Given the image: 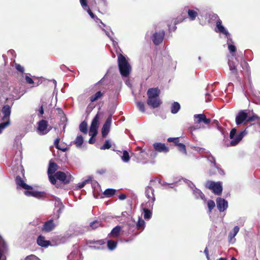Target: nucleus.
<instances>
[{
    "label": "nucleus",
    "mask_w": 260,
    "mask_h": 260,
    "mask_svg": "<svg viewBox=\"0 0 260 260\" xmlns=\"http://www.w3.org/2000/svg\"><path fill=\"white\" fill-rule=\"evenodd\" d=\"M17 189H23L25 190L24 193L27 197H33L40 199L44 196L45 193L42 191L34 190L32 187L27 184L19 176H17L15 179Z\"/></svg>",
    "instance_id": "f257e3e1"
},
{
    "label": "nucleus",
    "mask_w": 260,
    "mask_h": 260,
    "mask_svg": "<svg viewBox=\"0 0 260 260\" xmlns=\"http://www.w3.org/2000/svg\"><path fill=\"white\" fill-rule=\"evenodd\" d=\"M216 32L225 35V37L226 38L227 45L230 52L231 53H235L236 50V48L235 46L233 45L234 42L232 40L231 35L224 26L222 25V21L219 19L216 21Z\"/></svg>",
    "instance_id": "f03ea898"
},
{
    "label": "nucleus",
    "mask_w": 260,
    "mask_h": 260,
    "mask_svg": "<svg viewBox=\"0 0 260 260\" xmlns=\"http://www.w3.org/2000/svg\"><path fill=\"white\" fill-rule=\"evenodd\" d=\"M118 65L121 76L124 77H128L131 72L132 68L125 57L121 54L118 55Z\"/></svg>",
    "instance_id": "7ed1b4c3"
},
{
    "label": "nucleus",
    "mask_w": 260,
    "mask_h": 260,
    "mask_svg": "<svg viewBox=\"0 0 260 260\" xmlns=\"http://www.w3.org/2000/svg\"><path fill=\"white\" fill-rule=\"evenodd\" d=\"M247 131L245 129L241 131L239 133L237 134V129L236 128H233L230 132V138L231 141L228 146H236L243 138V137L247 134Z\"/></svg>",
    "instance_id": "20e7f679"
},
{
    "label": "nucleus",
    "mask_w": 260,
    "mask_h": 260,
    "mask_svg": "<svg viewBox=\"0 0 260 260\" xmlns=\"http://www.w3.org/2000/svg\"><path fill=\"white\" fill-rule=\"evenodd\" d=\"M99 121V116L98 114H97L92 119L90 125L89 132V135L91 137L88 141L89 144H93L95 141V140L94 138V137H95L98 134Z\"/></svg>",
    "instance_id": "39448f33"
},
{
    "label": "nucleus",
    "mask_w": 260,
    "mask_h": 260,
    "mask_svg": "<svg viewBox=\"0 0 260 260\" xmlns=\"http://www.w3.org/2000/svg\"><path fill=\"white\" fill-rule=\"evenodd\" d=\"M207 160L210 162L211 164V169L209 171V174L213 175L216 174L217 172L220 175H224L223 170L220 168V166L217 165L215 161V157L210 154L208 156H206Z\"/></svg>",
    "instance_id": "423d86ee"
},
{
    "label": "nucleus",
    "mask_w": 260,
    "mask_h": 260,
    "mask_svg": "<svg viewBox=\"0 0 260 260\" xmlns=\"http://www.w3.org/2000/svg\"><path fill=\"white\" fill-rule=\"evenodd\" d=\"M182 180L183 181V182L186 183L188 185V186L192 190V193L196 199H201L204 202H205L206 200L205 195L200 189L197 188L195 187V185L192 182L186 179H182Z\"/></svg>",
    "instance_id": "0eeeda50"
},
{
    "label": "nucleus",
    "mask_w": 260,
    "mask_h": 260,
    "mask_svg": "<svg viewBox=\"0 0 260 260\" xmlns=\"http://www.w3.org/2000/svg\"><path fill=\"white\" fill-rule=\"evenodd\" d=\"M206 188L212 190L217 195H220L222 193V186L220 182H215L212 181H208L205 184Z\"/></svg>",
    "instance_id": "6e6552de"
},
{
    "label": "nucleus",
    "mask_w": 260,
    "mask_h": 260,
    "mask_svg": "<svg viewBox=\"0 0 260 260\" xmlns=\"http://www.w3.org/2000/svg\"><path fill=\"white\" fill-rule=\"evenodd\" d=\"M51 127L49 125L48 122L46 120H41L38 122L37 132L40 135H45L48 134Z\"/></svg>",
    "instance_id": "1a4fd4ad"
},
{
    "label": "nucleus",
    "mask_w": 260,
    "mask_h": 260,
    "mask_svg": "<svg viewBox=\"0 0 260 260\" xmlns=\"http://www.w3.org/2000/svg\"><path fill=\"white\" fill-rule=\"evenodd\" d=\"M64 208V206L63 205L61 201L57 199L55 201V212L51 216L55 220H57L60 216Z\"/></svg>",
    "instance_id": "9d476101"
},
{
    "label": "nucleus",
    "mask_w": 260,
    "mask_h": 260,
    "mask_svg": "<svg viewBox=\"0 0 260 260\" xmlns=\"http://www.w3.org/2000/svg\"><path fill=\"white\" fill-rule=\"evenodd\" d=\"M8 88V82L7 75L3 71L0 70V93L6 91Z\"/></svg>",
    "instance_id": "9b49d317"
},
{
    "label": "nucleus",
    "mask_w": 260,
    "mask_h": 260,
    "mask_svg": "<svg viewBox=\"0 0 260 260\" xmlns=\"http://www.w3.org/2000/svg\"><path fill=\"white\" fill-rule=\"evenodd\" d=\"M112 123V114L106 119L102 128V134L103 137H106L109 133L111 124Z\"/></svg>",
    "instance_id": "f8f14e48"
},
{
    "label": "nucleus",
    "mask_w": 260,
    "mask_h": 260,
    "mask_svg": "<svg viewBox=\"0 0 260 260\" xmlns=\"http://www.w3.org/2000/svg\"><path fill=\"white\" fill-rule=\"evenodd\" d=\"M217 208L220 212H223L228 208V202L225 199L218 197L216 200Z\"/></svg>",
    "instance_id": "ddd939ff"
},
{
    "label": "nucleus",
    "mask_w": 260,
    "mask_h": 260,
    "mask_svg": "<svg viewBox=\"0 0 260 260\" xmlns=\"http://www.w3.org/2000/svg\"><path fill=\"white\" fill-rule=\"evenodd\" d=\"M153 182L152 180L150 181V184L148 185L145 188V195L148 199H149L151 200V202L150 204H151L153 205V203L155 200V198L154 197V189L151 186V183Z\"/></svg>",
    "instance_id": "4468645a"
},
{
    "label": "nucleus",
    "mask_w": 260,
    "mask_h": 260,
    "mask_svg": "<svg viewBox=\"0 0 260 260\" xmlns=\"http://www.w3.org/2000/svg\"><path fill=\"white\" fill-rule=\"evenodd\" d=\"M55 220L51 216V218L45 222L42 228V230L45 232H49L53 230L56 226L55 223L54 222Z\"/></svg>",
    "instance_id": "2eb2a0df"
},
{
    "label": "nucleus",
    "mask_w": 260,
    "mask_h": 260,
    "mask_svg": "<svg viewBox=\"0 0 260 260\" xmlns=\"http://www.w3.org/2000/svg\"><path fill=\"white\" fill-rule=\"evenodd\" d=\"M165 36V31H160L154 33L152 37V41L155 45H158L163 41Z\"/></svg>",
    "instance_id": "dca6fc26"
},
{
    "label": "nucleus",
    "mask_w": 260,
    "mask_h": 260,
    "mask_svg": "<svg viewBox=\"0 0 260 260\" xmlns=\"http://www.w3.org/2000/svg\"><path fill=\"white\" fill-rule=\"evenodd\" d=\"M247 113L243 110L240 111L236 117V123L237 125H240L242 123L247 122Z\"/></svg>",
    "instance_id": "f3484780"
},
{
    "label": "nucleus",
    "mask_w": 260,
    "mask_h": 260,
    "mask_svg": "<svg viewBox=\"0 0 260 260\" xmlns=\"http://www.w3.org/2000/svg\"><path fill=\"white\" fill-rule=\"evenodd\" d=\"M196 123L203 122L205 124H208L211 122V119L207 118L204 114H195L193 116Z\"/></svg>",
    "instance_id": "a211bd4d"
},
{
    "label": "nucleus",
    "mask_w": 260,
    "mask_h": 260,
    "mask_svg": "<svg viewBox=\"0 0 260 260\" xmlns=\"http://www.w3.org/2000/svg\"><path fill=\"white\" fill-rule=\"evenodd\" d=\"M55 176L58 180L63 182L64 183L67 184L70 182V175L68 177L66 173L63 172L58 171L55 173Z\"/></svg>",
    "instance_id": "6ab92c4d"
},
{
    "label": "nucleus",
    "mask_w": 260,
    "mask_h": 260,
    "mask_svg": "<svg viewBox=\"0 0 260 260\" xmlns=\"http://www.w3.org/2000/svg\"><path fill=\"white\" fill-rule=\"evenodd\" d=\"M233 57L229 59L228 65L229 67L230 70L231 71V73L236 75L238 74L236 67L238 63V61L237 60L236 58H235V61L233 60Z\"/></svg>",
    "instance_id": "aec40b11"
},
{
    "label": "nucleus",
    "mask_w": 260,
    "mask_h": 260,
    "mask_svg": "<svg viewBox=\"0 0 260 260\" xmlns=\"http://www.w3.org/2000/svg\"><path fill=\"white\" fill-rule=\"evenodd\" d=\"M147 103L148 106L152 108L158 107L161 103L159 98H148Z\"/></svg>",
    "instance_id": "412c9836"
},
{
    "label": "nucleus",
    "mask_w": 260,
    "mask_h": 260,
    "mask_svg": "<svg viewBox=\"0 0 260 260\" xmlns=\"http://www.w3.org/2000/svg\"><path fill=\"white\" fill-rule=\"evenodd\" d=\"M11 107L10 106L6 105L3 106L2 109V113L3 115L2 117V119L3 120H10V116L11 114Z\"/></svg>",
    "instance_id": "4be33fe9"
},
{
    "label": "nucleus",
    "mask_w": 260,
    "mask_h": 260,
    "mask_svg": "<svg viewBox=\"0 0 260 260\" xmlns=\"http://www.w3.org/2000/svg\"><path fill=\"white\" fill-rule=\"evenodd\" d=\"M199 11V9L197 7L188 9L187 12L189 19L191 21L194 20L198 16Z\"/></svg>",
    "instance_id": "5701e85b"
},
{
    "label": "nucleus",
    "mask_w": 260,
    "mask_h": 260,
    "mask_svg": "<svg viewBox=\"0 0 260 260\" xmlns=\"http://www.w3.org/2000/svg\"><path fill=\"white\" fill-rule=\"evenodd\" d=\"M139 161L146 158V152L140 147H137L136 152L134 154Z\"/></svg>",
    "instance_id": "b1692460"
},
{
    "label": "nucleus",
    "mask_w": 260,
    "mask_h": 260,
    "mask_svg": "<svg viewBox=\"0 0 260 260\" xmlns=\"http://www.w3.org/2000/svg\"><path fill=\"white\" fill-rule=\"evenodd\" d=\"M153 147L155 151L167 153L169 151V148L164 143H155Z\"/></svg>",
    "instance_id": "393cba45"
},
{
    "label": "nucleus",
    "mask_w": 260,
    "mask_h": 260,
    "mask_svg": "<svg viewBox=\"0 0 260 260\" xmlns=\"http://www.w3.org/2000/svg\"><path fill=\"white\" fill-rule=\"evenodd\" d=\"M160 90L158 88H149L147 91L148 98H159Z\"/></svg>",
    "instance_id": "a878e982"
},
{
    "label": "nucleus",
    "mask_w": 260,
    "mask_h": 260,
    "mask_svg": "<svg viewBox=\"0 0 260 260\" xmlns=\"http://www.w3.org/2000/svg\"><path fill=\"white\" fill-rule=\"evenodd\" d=\"M121 230L122 228L120 225L116 226L112 230L111 232L109 234L108 237L113 238H116L118 237L120 235V233Z\"/></svg>",
    "instance_id": "bb28decb"
},
{
    "label": "nucleus",
    "mask_w": 260,
    "mask_h": 260,
    "mask_svg": "<svg viewBox=\"0 0 260 260\" xmlns=\"http://www.w3.org/2000/svg\"><path fill=\"white\" fill-rule=\"evenodd\" d=\"M37 243L39 246L46 247L50 244L49 241L45 240L43 236H39L37 239Z\"/></svg>",
    "instance_id": "cd10ccee"
},
{
    "label": "nucleus",
    "mask_w": 260,
    "mask_h": 260,
    "mask_svg": "<svg viewBox=\"0 0 260 260\" xmlns=\"http://www.w3.org/2000/svg\"><path fill=\"white\" fill-rule=\"evenodd\" d=\"M239 227L236 225L234 228L233 231L230 232L229 234V239L230 242H232L233 240L234 241H235V239H234V238L239 232Z\"/></svg>",
    "instance_id": "c85d7f7f"
},
{
    "label": "nucleus",
    "mask_w": 260,
    "mask_h": 260,
    "mask_svg": "<svg viewBox=\"0 0 260 260\" xmlns=\"http://www.w3.org/2000/svg\"><path fill=\"white\" fill-rule=\"evenodd\" d=\"M57 170V165L55 162H50L48 169V174H53Z\"/></svg>",
    "instance_id": "c756f323"
},
{
    "label": "nucleus",
    "mask_w": 260,
    "mask_h": 260,
    "mask_svg": "<svg viewBox=\"0 0 260 260\" xmlns=\"http://www.w3.org/2000/svg\"><path fill=\"white\" fill-rule=\"evenodd\" d=\"M171 113L176 114L180 109V105L178 102H174L171 106Z\"/></svg>",
    "instance_id": "7c9ffc66"
},
{
    "label": "nucleus",
    "mask_w": 260,
    "mask_h": 260,
    "mask_svg": "<svg viewBox=\"0 0 260 260\" xmlns=\"http://www.w3.org/2000/svg\"><path fill=\"white\" fill-rule=\"evenodd\" d=\"M207 205L208 207L207 212L210 214L212 210L215 207V203L213 200H209L207 201Z\"/></svg>",
    "instance_id": "2f4dec72"
},
{
    "label": "nucleus",
    "mask_w": 260,
    "mask_h": 260,
    "mask_svg": "<svg viewBox=\"0 0 260 260\" xmlns=\"http://www.w3.org/2000/svg\"><path fill=\"white\" fill-rule=\"evenodd\" d=\"M74 144L78 148H80L83 143V138L81 135L78 136L74 141Z\"/></svg>",
    "instance_id": "473e14b6"
},
{
    "label": "nucleus",
    "mask_w": 260,
    "mask_h": 260,
    "mask_svg": "<svg viewBox=\"0 0 260 260\" xmlns=\"http://www.w3.org/2000/svg\"><path fill=\"white\" fill-rule=\"evenodd\" d=\"M10 120H4L3 122L0 123V134L3 132V131L8 127L10 125Z\"/></svg>",
    "instance_id": "72a5a7b5"
},
{
    "label": "nucleus",
    "mask_w": 260,
    "mask_h": 260,
    "mask_svg": "<svg viewBox=\"0 0 260 260\" xmlns=\"http://www.w3.org/2000/svg\"><path fill=\"white\" fill-rule=\"evenodd\" d=\"M103 95V93L101 91H98L95 94L90 97V101L91 102H94L101 98Z\"/></svg>",
    "instance_id": "f704fd0d"
},
{
    "label": "nucleus",
    "mask_w": 260,
    "mask_h": 260,
    "mask_svg": "<svg viewBox=\"0 0 260 260\" xmlns=\"http://www.w3.org/2000/svg\"><path fill=\"white\" fill-rule=\"evenodd\" d=\"M101 225V221L94 220L91 222L88 228V230H94Z\"/></svg>",
    "instance_id": "c9c22d12"
},
{
    "label": "nucleus",
    "mask_w": 260,
    "mask_h": 260,
    "mask_svg": "<svg viewBox=\"0 0 260 260\" xmlns=\"http://www.w3.org/2000/svg\"><path fill=\"white\" fill-rule=\"evenodd\" d=\"M117 244L116 242L109 240L107 241V247L110 250H113L116 248Z\"/></svg>",
    "instance_id": "e433bc0d"
},
{
    "label": "nucleus",
    "mask_w": 260,
    "mask_h": 260,
    "mask_svg": "<svg viewBox=\"0 0 260 260\" xmlns=\"http://www.w3.org/2000/svg\"><path fill=\"white\" fill-rule=\"evenodd\" d=\"M116 192V190L112 188H108L106 189L104 194L107 197H111L113 196Z\"/></svg>",
    "instance_id": "4c0bfd02"
},
{
    "label": "nucleus",
    "mask_w": 260,
    "mask_h": 260,
    "mask_svg": "<svg viewBox=\"0 0 260 260\" xmlns=\"http://www.w3.org/2000/svg\"><path fill=\"white\" fill-rule=\"evenodd\" d=\"M87 124L86 122H82L79 125L80 131L84 134H86L87 133Z\"/></svg>",
    "instance_id": "58836bf2"
},
{
    "label": "nucleus",
    "mask_w": 260,
    "mask_h": 260,
    "mask_svg": "<svg viewBox=\"0 0 260 260\" xmlns=\"http://www.w3.org/2000/svg\"><path fill=\"white\" fill-rule=\"evenodd\" d=\"M121 159L124 162H127L130 159V156L128 152L126 150L123 151V155L121 157Z\"/></svg>",
    "instance_id": "ea45409f"
},
{
    "label": "nucleus",
    "mask_w": 260,
    "mask_h": 260,
    "mask_svg": "<svg viewBox=\"0 0 260 260\" xmlns=\"http://www.w3.org/2000/svg\"><path fill=\"white\" fill-rule=\"evenodd\" d=\"M102 29L106 33V35L109 38L111 41L113 42V46L115 47H116V46L118 45V43L113 39L112 36L110 35V32H109L108 31H107L103 28H102Z\"/></svg>",
    "instance_id": "a19ab883"
},
{
    "label": "nucleus",
    "mask_w": 260,
    "mask_h": 260,
    "mask_svg": "<svg viewBox=\"0 0 260 260\" xmlns=\"http://www.w3.org/2000/svg\"><path fill=\"white\" fill-rule=\"evenodd\" d=\"M145 222L144 221V220L139 217V220L136 224L137 228L138 229H142V230H143L145 227Z\"/></svg>",
    "instance_id": "79ce46f5"
},
{
    "label": "nucleus",
    "mask_w": 260,
    "mask_h": 260,
    "mask_svg": "<svg viewBox=\"0 0 260 260\" xmlns=\"http://www.w3.org/2000/svg\"><path fill=\"white\" fill-rule=\"evenodd\" d=\"M143 211H144V218L145 219H150L151 217V216H152V213L150 211V210H149L146 208H144L143 209Z\"/></svg>",
    "instance_id": "37998d69"
},
{
    "label": "nucleus",
    "mask_w": 260,
    "mask_h": 260,
    "mask_svg": "<svg viewBox=\"0 0 260 260\" xmlns=\"http://www.w3.org/2000/svg\"><path fill=\"white\" fill-rule=\"evenodd\" d=\"M92 180V177L90 176H89L88 178L86 180H85L84 181L78 183V187L79 188H83L87 183L91 181Z\"/></svg>",
    "instance_id": "c03bdc74"
},
{
    "label": "nucleus",
    "mask_w": 260,
    "mask_h": 260,
    "mask_svg": "<svg viewBox=\"0 0 260 260\" xmlns=\"http://www.w3.org/2000/svg\"><path fill=\"white\" fill-rule=\"evenodd\" d=\"M111 147L110 140H107L105 141L104 144L100 147L101 150L110 149Z\"/></svg>",
    "instance_id": "a18cd8bd"
},
{
    "label": "nucleus",
    "mask_w": 260,
    "mask_h": 260,
    "mask_svg": "<svg viewBox=\"0 0 260 260\" xmlns=\"http://www.w3.org/2000/svg\"><path fill=\"white\" fill-rule=\"evenodd\" d=\"M14 66L17 71L22 74L24 73V69L23 67L21 66L20 64L17 63H15Z\"/></svg>",
    "instance_id": "49530a36"
},
{
    "label": "nucleus",
    "mask_w": 260,
    "mask_h": 260,
    "mask_svg": "<svg viewBox=\"0 0 260 260\" xmlns=\"http://www.w3.org/2000/svg\"><path fill=\"white\" fill-rule=\"evenodd\" d=\"M178 148L182 153L186 154V147L183 143L178 144Z\"/></svg>",
    "instance_id": "de8ad7c7"
},
{
    "label": "nucleus",
    "mask_w": 260,
    "mask_h": 260,
    "mask_svg": "<svg viewBox=\"0 0 260 260\" xmlns=\"http://www.w3.org/2000/svg\"><path fill=\"white\" fill-rule=\"evenodd\" d=\"M137 106L140 111L143 112H144L145 111V106H144V104L143 102H137Z\"/></svg>",
    "instance_id": "09e8293b"
},
{
    "label": "nucleus",
    "mask_w": 260,
    "mask_h": 260,
    "mask_svg": "<svg viewBox=\"0 0 260 260\" xmlns=\"http://www.w3.org/2000/svg\"><path fill=\"white\" fill-rule=\"evenodd\" d=\"M80 3L84 10L87 9V8L89 7L87 3V0H80Z\"/></svg>",
    "instance_id": "8fccbe9b"
},
{
    "label": "nucleus",
    "mask_w": 260,
    "mask_h": 260,
    "mask_svg": "<svg viewBox=\"0 0 260 260\" xmlns=\"http://www.w3.org/2000/svg\"><path fill=\"white\" fill-rule=\"evenodd\" d=\"M49 180L52 184H55L56 182L55 176H53V174H48Z\"/></svg>",
    "instance_id": "3c124183"
},
{
    "label": "nucleus",
    "mask_w": 260,
    "mask_h": 260,
    "mask_svg": "<svg viewBox=\"0 0 260 260\" xmlns=\"http://www.w3.org/2000/svg\"><path fill=\"white\" fill-rule=\"evenodd\" d=\"M258 116L256 115H253L251 116H248L247 118V122L253 121L255 120L258 119Z\"/></svg>",
    "instance_id": "603ef678"
},
{
    "label": "nucleus",
    "mask_w": 260,
    "mask_h": 260,
    "mask_svg": "<svg viewBox=\"0 0 260 260\" xmlns=\"http://www.w3.org/2000/svg\"><path fill=\"white\" fill-rule=\"evenodd\" d=\"M59 139L57 138V139H56L54 141V144L55 146V147L58 149H59V150H62L63 151H66V149H61L59 147Z\"/></svg>",
    "instance_id": "864d4df0"
},
{
    "label": "nucleus",
    "mask_w": 260,
    "mask_h": 260,
    "mask_svg": "<svg viewBox=\"0 0 260 260\" xmlns=\"http://www.w3.org/2000/svg\"><path fill=\"white\" fill-rule=\"evenodd\" d=\"M25 260H41L38 257L35 256V255H30L27 256Z\"/></svg>",
    "instance_id": "5fc2aeb1"
},
{
    "label": "nucleus",
    "mask_w": 260,
    "mask_h": 260,
    "mask_svg": "<svg viewBox=\"0 0 260 260\" xmlns=\"http://www.w3.org/2000/svg\"><path fill=\"white\" fill-rule=\"evenodd\" d=\"M84 10L87 12L88 14L93 19L96 17V16L92 12L89 7L87 8V9H86Z\"/></svg>",
    "instance_id": "6e6d98bb"
},
{
    "label": "nucleus",
    "mask_w": 260,
    "mask_h": 260,
    "mask_svg": "<svg viewBox=\"0 0 260 260\" xmlns=\"http://www.w3.org/2000/svg\"><path fill=\"white\" fill-rule=\"evenodd\" d=\"M159 183L163 186H165V188H173V187L172 186V185H173V184H168L166 182H163V183H161V181L159 180Z\"/></svg>",
    "instance_id": "4d7b16f0"
},
{
    "label": "nucleus",
    "mask_w": 260,
    "mask_h": 260,
    "mask_svg": "<svg viewBox=\"0 0 260 260\" xmlns=\"http://www.w3.org/2000/svg\"><path fill=\"white\" fill-rule=\"evenodd\" d=\"M25 78L26 82L27 83L30 84L34 83L33 80L31 78H30L29 76H28L27 75L25 76Z\"/></svg>",
    "instance_id": "13d9d810"
},
{
    "label": "nucleus",
    "mask_w": 260,
    "mask_h": 260,
    "mask_svg": "<svg viewBox=\"0 0 260 260\" xmlns=\"http://www.w3.org/2000/svg\"><path fill=\"white\" fill-rule=\"evenodd\" d=\"M194 150L200 153L206 152V150L205 148H201L199 147H195Z\"/></svg>",
    "instance_id": "bf43d9fd"
},
{
    "label": "nucleus",
    "mask_w": 260,
    "mask_h": 260,
    "mask_svg": "<svg viewBox=\"0 0 260 260\" xmlns=\"http://www.w3.org/2000/svg\"><path fill=\"white\" fill-rule=\"evenodd\" d=\"M101 5L104 7H107L108 6V2L107 0H101L100 2Z\"/></svg>",
    "instance_id": "052dcab7"
},
{
    "label": "nucleus",
    "mask_w": 260,
    "mask_h": 260,
    "mask_svg": "<svg viewBox=\"0 0 260 260\" xmlns=\"http://www.w3.org/2000/svg\"><path fill=\"white\" fill-rule=\"evenodd\" d=\"M93 20L96 22V23H101L103 25V26H105V24H104L102 21L99 19L96 16V17L93 19Z\"/></svg>",
    "instance_id": "680f3d73"
},
{
    "label": "nucleus",
    "mask_w": 260,
    "mask_h": 260,
    "mask_svg": "<svg viewBox=\"0 0 260 260\" xmlns=\"http://www.w3.org/2000/svg\"><path fill=\"white\" fill-rule=\"evenodd\" d=\"M39 113L42 115L44 114L43 105H42L39 110Z\"/></svg>",
    "instance_id": "e2e57ef3"
},
{
    "label": "nucleus",
    "mask_w": 260,
    "mask_h": 260,
    "mask_svg": "<svg viewBox=\"0 0 260 260\" xmlns=\"http://www.w3.org/2000/svg\"><path fill=\"white\" fill-rule=\"evenodd\" d=\"M119 199L120 200H123L126 199V196L124 194H121L119 196Z\"/></svg>",
    "instance_id": "0e129e2a"
},
{
    "label": "nucleus",
    "mask_w": 260,
    "mask_h": 260,
    "mask_svg": "<svg viewBox=\"0 0 260 260\" xmlns=\"http://www.w3.org/2000/svg\"><path fill=\"white\" fill-rule=\"evenodd\" d=\"M211 100V98H210V95L208 94V93H206V101L207 102H209Z\"/></svg>",
    "instance_id": "69168bd1"
},
{
    "label": "nucleus",
    "mask_w": 260,
    "mask_h": 260,
    "mask_svg": "<svg viewBox=\"0 0 260 260\" xmlns=\"http://www.w3.org/2000/svg\"><path fill=\"white\" fill-rule=\"evenodd\" d=\"M177 140V138H169L168 139V141L170 142H173L174 141Z\"/></svg>",
    "instance_id": "338daca9"
},
{
    "label": "nucleus",
    "mask_w": 260,
    "mask_h": 260,
    "mask_svg": "<svg viewBox=\"0 0 260 260\" xmlns=\"http://www.w3.org/2000/svg\"><path fill=\"white\" fill-rule=\"evenodd\" d=\"M173 143H174L175 145H176L177 146H178V144H181V143H179V138H177V140L174 141Z\"/></svg>",
    "instance_id": "774afa93"
}]
</instances>
